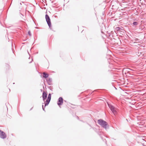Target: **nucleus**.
<instances>
[{"mask_svg":"<svg viewBox=\"0 0 146 146\" xmlns=\"http://www.w3.org/2000/svg\"><path fill=\"white\" fill-rule=\"evenodd\" d=\"M20 4L21 5V3H20Z\"/></svg>","mask_w":146,"mask_h":146,"instance_id":"15","label":"nucleus"},{"mask_svg":"<svg viewBox=\"0 0 146 146\" xmlns=\"http://www.w3.org/2000/svg\"><path fill=\"white\" fill-rule=\"evenodd\" d=\"M28 34H29V35L30 36H31V32H30V31H29L28 32Z\"/></svg>","mask_w":146,"mask_h":146,"instance_id":"12","label":"nucleus"},{"mask_svg":"<svg viewBox=\"0 0 146 146\" xmlns=\"http://www.w3.org/2000/svg\"><path fill=\"white\" fill-rule=\"evenodd\" d=\"M43 77L45 78H48V74L46 73L45 72L43 73Z\"/></svg>","mask_w":146,"mask_h":146,"instance_id":"9","label":"nucleus"},{"mask_svg":"<svg viewBox=\"0 0 146 146\" xmlns=\"http://www.w3.org/2000/svg\"><path fill=\"white\" fill-rule=\"evenodd\" d=\"M47 96V93L44 91L42 93V97L43 100L44 101H45V100L46 99Z\"/></svg>","mask_w":146,"mask_h":146,"instance_id":"7","label":"nucleus"},{"mask_svg":"<svg viewBox=\"0 0 146 146\" xmlns=\"http://www.w3.org/2000/svg\"><path fill=\"white\" fill-rule=\"evenodd\" d=\"M98 123L103 127L106 129L108 125V123L106 122L102 119H100L98 120Z\"/></svg>","mask_w":146,"mask_h":146,"instance_id":"1","label":"nucleus"},{"mask_svg":"<svg viewBox=\"0 0 146 146\" xmlns=\"http://www.w3.org/2000/svg\"><path fill=\"white\" fill-rule=\"evenodd\" d=\"M108 105L111 110V111H112V113L114 115H115L117 113L116 111V109L115 107L111 104H109L107 102Z\"/></svg>","mask_w":146,"mask_h":146,"instance_id":"2","label":"nucleus"},{"mask_svg":"<svg viewBox=\"0 0 146 146\" xmlns=\"http://www.w3.org/2000/svg\"><path fill=\"white\" fill-rule=\"evenodd\" d=\"M46 81L48 84L49 85H51V82L52 81V79L51 78H48L46 79Z\"/></svg>","mask_w":146,"mask_h":146,"instance_id":"8","label":"nucleus"},{"mask_svg":"<svg viewBox=\"0 0 146 146\" xmlns=\"http://www.w3.org/2000/svg\"><path fill=\"white\" fill-rule=\"evenodd\" d=\"M42 109L43 110H44L45 111V110H44V108L43 107V105H42Z\"/></svg>","mask_w":146,"mask_h":146,"instance_id":"13","label":"nucleus"},{"mask_svg":"<svg viewBox=\"0 0 146 146\" xmlns=\"http://www.w3.org/2000/svg\"><path fill=\"white\" fill-rule=\"evenodd\" d=\"M45 19L47 24L50 28L51 26L50 20L49 16L47 14H46L45 15Z\"/></svg>","mask_w":146,"mask_h":146,"instance_id":"3","label":"nucleus"},{"mask_svg":"<svg viewBox=\"0 0 146 146\" xmlns=\"http://www.w3.org/2000/svg\"><path fill=\"white\" fill-rule=\"evenodd\" d=\"M51 98V94H49L48 95V97L47 98V99L45 101V106H47L49 103L50 101V100Z\"/></svg>","mask_w":146,"mask_h":146,"instance_id":"4","label":"nucleus"},{"mask_svg":"<svg viewBox=\"0 0 146 146\" xmlns=\"http://www.w3.org/2000/svg\"><path fill=\"white\" fill-rule=\"evenodd\" d=\"M31 62H32V61H31V62H29V63H31Z\"/></svg>","mask_w":146,"mask_h":146,"instance_id":"14","label":"nucleus"},{"mask_svg":"<svg viewBox=\"0 0 146 146\" xmlns=\"http://www.w3.org/2000/svg\"><path fill=\"white\" fill-rule=\"evenodd\" d=\"M0 137L1 138L4 139L6 138L7 136L3 131L0 130Z\"/></svg>","mask_w":146,"mask_h":146,"instance_id":"5","label":"nucleus"},{"mask_svg":"<svg viewBox=\"0 0 146 146\" xmlns=\"http://www.w3.org/2000/svg\"><path fill=\"white\" fill-rule=\"evenodd\" d=\"M63 103V99L62 97H60L58 99L57 102V104L60 106L62 105Z\"/></svg>","mask_w":146,"mask_h":146,"instance_id":"6","label":"nucleus"},{"mask_svg":"<svg viewBox=\"0 0 146 146\" xmlns=\"http://www.w3.org/2000/svg\"><path fill=\"white\" fill-rule=\"evenodd\" d=\"M123 28L122 27H118L115 28V30L117 31H119L120 30H122Z\"/></svg>","mask_w":146,"mask_h":146,"instance_id":"10","label":"nucleus"},{"mask_svg":"<svg viewBox=\"0 0 146 146\" xmlns=\"http://www.w3.org/2000/svg\"><path fill=\"white\" fill-rule=\"evenodd\" d=\"M138 23L137 22H134L133 23V24L135 26H136L138 25Z\"/></svg>","mask_w":146,"mask_h":146,"instance_id":"11","label":"nucleus"}]
</instances>
